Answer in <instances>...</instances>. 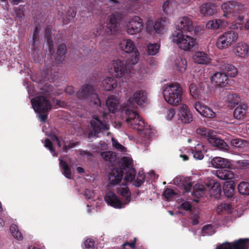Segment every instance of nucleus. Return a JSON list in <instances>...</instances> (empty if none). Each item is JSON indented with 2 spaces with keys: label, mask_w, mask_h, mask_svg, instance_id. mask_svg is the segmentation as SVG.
<instances>
[{
  "label": "nucleus",
  "mask_w": 249,
  "mask_h": 249,
  "mask_svg": "<svg viewBox=\"0 0 249 249\" xmlns=\"http://www.w3.org/2000/svg\"><path fill=\"white\" fill-rule=\"evenodd\" d=\"M162 93L165 101L172 106H176L181 101L182 89L178 83L165 85Z\"/></svg>",
  "instance_id": "1"
},
{
  "label": "nucleus",
  "mask_w": 249,
  "mask_h": 249,
  "mask_svg": "<svg viewBox=\"0 0 249 249\" xmlns=\"http://www.w3.org/2000/svg\"><path fill=\"white\" fill-rule=\"evenodd\" d=\"M133 160L127 157H123L121 158L120 166L111 170L108 175V179L110 184L116 185L119 183L124 174V171L133 167Z\"/></svg>",
  "instance_id": "2"
},
{
  "label": "nucleus",
  "mask_w": 249,
  "mask_h": 249,
  "mask_svg": "<svg viewBox=\"0 0 249 249\" xmlns=\"http://www.w3.org/2000/svg\"><path fill=\"white\" fill-rule=\"evenodd\" d=\"M76 97L80 100H86L92 103L94 107H100L101 102L98 95L95 93L92 86L85 84L77 91Z\"/></svg>",
  "instance_id": "3"
},
{
  "label": "nucleus",
  "mask_w": 249,
  "mask_h": 249,
  "mask_svg": "<svg viewBox=\"0 0 249 249\" xmlns=\"http://www.w3.org/2000/svg\"><path fill=\"white\" fill-rule=\"evenodd\" d=\"M139 61V57L137 55L133 59H128L126 60L117 59L113 61L112 68L114 75L116 77L120 78L126 73L130 72V67L134 65Z\"/></svg>",
  "instance_id": "4"
},
{
  "label": "nucleus",
  "mask_w": 249,
  "mask_h": 249,
  "mask_svg": "<svg viewBox=\"0 0 249 249\" xmlns=\"http://www.w3.org/2000/svg\"><path fill=\"white\" fill-rule=\"evenodd\" d=\"M196 132L203 138H207L208 142L212 146L216 147L220 150L228 151L229 146L227 143L223 140L212 135L209 129L204 127L198 128L196 129Z\"/></svg>",
  "instance_id": "5"
},
{
  "label": "nucleus",
  "mask_w": 249,
  "mask_h": 249,
  "mask_svg": "<svg viewBox=\"0 0 249 249\" xmlns=\"http://www.w3.org/2000/svg\"><path fill=\"white\" fill-rule=\"evenodd\" d=\"M172 40L177 44L178 47L185 51H191L196 45V39L184 35L180 32L175 31L172 34Z\"/></svg>",
  "instance_id": "6"
},
{
  "label": "nucleus",
  "mask_w": 249,
  "mask_h": 249,
  "mask_svg": "<svg viewBox=\"0 0 249 249\" xmlns=\"http://www.w3.org/2000/svg\"><path fill=\"white\" fill-rule=\"evenodd\" d=\"M238 37V33L230 30L223 33L219 36L216 41L217 47L221 50L226 49L235 42Z\"/></svg>",
  "instance_id": "7"
},
{
  "label": "nucleus",
  "mask_w": 249,
  "mask_h": 249,
  "mask_svg": "<svg viewBox=\"0 0 249 249\" xmlns=\"http://www.w3.org/2000/svg\"><path fill=\"white\" fill-rule=\"evenodd\" d=\"M34 110L38 113H47L52 109V105L44 96H36L31 100Z\"/></svg>",
  "instance_id": "8"
},
{
  "label": "nucleus",
  "mask_w": 249,
  "mask_h": 249,
  "mask_svg": "<svg viewBox=\"0 0 249 249\" xmlns=\"http://www.w3.org/2000/svg\"><path fill=\"white\" fill-rule=\"evenodd\" d=\"M123 15L119 12H116L111 14L109 18V22L106 27L100 26L105 30L108 35L113 34L118 30L120 20L123 18Z\"/></svg>",
  "instance_id": "9"
},
{
  "label": "nucleus",
  "mask_w": 249,
  "mask_h": 249,
  "mask_svg": "<svg viewBox=\"0 0 249 249\" xmlns=\"http://www.w3.org/2000/svg\"><path fill=\"white\" fill-rule=\"evenodd\" d=\"M90 124L92 130L89 133L88 138L89 139L97 137L99 133L109 128V125L100 120L98 117H93V120L90 121Z\"/></svg>",
  "instance_id": "10"
},
{
  "label": "nucleus",
  "mask_w": 249,
  "mask_h": 249,
  "mask_svg": "<svg viewBox=\"0 0 249 249\" xmlns=\"http://www.w3.org/2000/svg\"><path fill=\"white\" fill-rule=\"evenodd\" d=\"M249 238H240L232 243L225 242L218 246L216 249H248Z\"/></svg>",
  "instance_id": "11"
},
{
  "label": "nucleus",
  "mask_w": 249,
  "mask_h": 249,
  "mask_svg": "<svg viewBox=\"0 0 249 249\" xmlns=\"http://www.w3.org/2000/svg\"><path fill=\"white\" fill-rule=\"evenodd\" d=\"M143 27L142 20L139 17H134L127 25V32L130 35L139 33Z\"/></svg>",
  "instance_id": "12"
},
{
  "label": "nucleus",
  "mask_w": 249,
  "mask_h": 249,
  "mask_svg": "<svg viewBox=\"0 0 249 249\" xmlns=\"http://www.w3.org/2000/svg\"><path fill=\"white\" fill-rule=\"evenodd\" d=\"M177 32H190L193 30L194 27L192 19L188 17L179 18L176 24Z\"/></svg>",
  "instance_id": "13"
},
{
  "label": "nucleus",
  "mask_w": 249,
  "mask_h": 249,
  "mask_svg": "<svg viewBox=\"0 0 249 249\" xmlns=\"http://www.w3.org/2000/svg\"><path fill=\"white\" fill-rule=\"evenodd\" d=\"M216 66L223 73L227 75V77H235L238 73L236 67L231 64L228 63L226 61H218Z\"/></svg>",
  "instance_id": "14"
},
{
  "label": "nucleus",
  "mask_w": 249,
  "mask_h": 249,
  "mask_svg": "<svg viewBox=\"0 0 249 249\" xmlns=\"http://www.w3.org/2000/svg\"><path fill=\"white\" fill-rule=\"evenodd\" d=\"M121 50L124 52L131 54V59L134 58L137 55L139 58V53L134 43L130 39H124L120 43Z\"/></svg>",
  "instance_id": "15"
},
{
  "label": "nucleus",
  "mask_w": 249,
  "mask_h": 249,
  "mask_svg": "<svg viewBox=\"0 0 249 249\" xmlns=\"http://www.w3.org/2000/svg\"><path fill=\"white\" fill-rule=\"evenodd\" d=\"M178 115L182 123L188 124L192 121V115L186 105H182L179 108Z\"/></svg>",
  "instance_id": "16"
},
{
  "label": "nucleus",
  "mask_w": 249,
  "mask_h": 249,
  "mask_svg": "<svg viewBox=\"0 0 249 249\" xmlns=\"http://www.w3.org/2000/svg\"><path fill=\"white\" fill-rule=\"evenodd\" d=\"M105 199L108 205L116 209H121L125 205L117 195L112 192L107 193L105 197Z\"/></svg>",
  "instance_id": "17"
},
{
  "label": "nucleus",
  "mask_w": 249,
  "mask_h": 249,
  "mask_svg": "<svg viewBox=\"0 0 249 249\" xmlns=\"http://www.w3.org/2000/svg\"><path fill=\"white\" fill-rule=\"evenodd\" d=\"M211 80L215 83V87L224 88L228 83L229 78L227 75L221 71L214 73L211 77Z\"/></svg>",
  "instance_id": "18"
},
{
  "label": "nucleus",
  "mask_w": 249,
  "mask_h": 249,
  "mask_svg": "<svg viewBox=\"0 0 249 249\" xmlns=\"http://www.w3.org/2000/svg\"><path fill=\"white\" fill-rule=\"evenodd\" d=\"M233 52L236 56L245 58L249 56V46L244 42H240L236 45Z\"/></svg>",
  "instance_id": "19"
},
{
  "label": "nucleus",
  "mask_w": 249,
  "mask_h": 249,
  "mask_svg": "<svg viewBox=\"0 0 249 249\" xmlns=\"http://www.w3.org/2000/svg\"><path fill=\"white\" fill-rule=\"evenodd\" d=\"M211 163L212 166L215 168L230 169L231 166V163L228 159L220 157L213 158L211 160Z\"/></svg>",
  "instance_id": "20"
},
{
  "label": "nucleus",
  "mask_w": 249,
  "mask_h": 249,
  "mask_svg": "<svg viewBox=\"0 0 249 249\" xmlns=\"http://www.w3.org/2000/svg\"><path fill=\"white\" fill-rule=\"evenodd\" d=\"M132 101H134L139 106L142 105L147 101V96L145 92L142 90L136 91L133 94V97L130 98L128 100L130 105Z\"/></svg>",
  "instance_id": "21"
},
{
  "label": "nucleus",
  "mask_w": 249,
  "mask_h": 249,
  "mask_svg": "<svg viewBox=\"0 0 249 249\" xmlns=\"http://www.w3.org/2000/svg\"><path fill=\"white\" fill-rule=\"evenodd\" d=\"M242 5L234 0L225 2L221 5V8L224 12L230 13L236 12L242 8Z\"/></svg>",
  "instance_id": "22"
},
{
  "label": "nucleus",
  "mask_w": 249,
  "mask_h": 249,
  "mask_svg": "<svg viewBox=\"0 0 249 249\" xmlns=\"http://www.w3.org/2000/svg\"><path fill=\"white\" fill-rule=\"evenodd\" d=\"M126 116V122L128 124H132L134 121H139V125L143 126L144 121L141 118L140 116L137 112L132 110L127 109L125 111Z\"/></svg>",
  "instance_id": "23"
},
{
  "label": "nucleus",
  "mask_w": 249,
  "mask_h": 249,
  "mask_svg": "<svg viewBox=\"0 0 249 249\" xmlns=\"http://www.w3.org/2000/svg\"><path fill=\"white\" fill-rule=\"evenodd\" d=\"M193 59L195 63L202 65H208L211 61V58L207 53L201 51L196 52Z\"/></svg>",
  "instance_id": "24"
},
{
  "label": "nucleus",
  "mask_w": 249,
  "mask_h": 249,
  "mask_svg": "<svg viewBox=\"0 0 249 249\" xmlns=\"http://www.w3.org/2000/svg\"><path fill=\"white\" fill-rule=\"evenodd\" d=\"M199 10L201 14L204 16H211L216 12V6L210 2L202 4L199 7Z\"/></svg>",
  "instance_id": "25"
},
{
  "label": "nucleus",
  "mask_w": 249,
  "mask_h": 249,
  "mask_svg": "<svg viewBox=\"0 0 249 249\" xmlns=\"http://www.w3.org/2000/svg\"><path fill=\"white\" fill-rule=\"evenodd\" d=\"M67 48L65 44H60L58 45L55 58V62L57 64H60L65 61V55L67 53Z\"/></svg>",
  "instance_id": "26"
},
{
  "label": "nucleus",
  "mask_w": 249,
  "mask_h": 249,
  "mask_svg": "<svg viewBox=\"0 0 249 249\" xmlns=\"http://www.w3.org/2000/svg\"><path fill=\"white\" fill-rule=\"evenodd\" d=\"M117 193L124 199V205L127 204L130 201L131 193L126 185L124 184L119 186L117 189Z\"/></svg>",
  "instance_id": "27"
},
{
  "label": "nucleus",
  "mask_w": 249,
  "mask_h": 249,
  "mask_svg": "<svg viewBox=\"0 0 249 249\" xmlns=\"http://www.w3.org/2000/svg\"><path fill=\"white\" fill-rule=\"evenodd\" d=\"M119 103L118 98L114 95L109 96L106 100L107 107L112 113H115L118 110Z\"/></svg>",
  "instance_id": "28"
},
{
  "label": "nucleus",
  "mask_w": 249,
  "mask_h": 249,
  "mask_svg": "<svg viewBox=\"0 0 249 249\" xmlns=\"http://www.w3.org/2000/svg\"><path fill=\"white\" fill-rule=\"evenodd\" d=\"M216 176L222 180H231L234 177V174L231 171L225 169V168H222L217 170Z\"/></svg>",
  "instance_id": "29"
},
{
  "label": "nucleus",
  "mask_w": 249,
  "mask_h": 249,
  "mask_svg": "<svg viewBox=\"0 0 249 249\" xmlns=\"http://www.w3.org/2000/svg\"><path fill=\"white\" fill-rule=\"evenodd\" d=\"M210 183L211 185L213 184L210 190L211 196H213L216 199L219 198L221 194V186L220 184L214 181H213V182Z\"/></svg>",
  "instance_id": "30"
},
{
  "label": "nucleus",
  "mask_w": 249,
  "mask_h": 249,
  "mask_svg": "<svg viewBox=\"0 0 249 249\" xmlns=\"http://www.w3.org/2000/svg\"><path fill=\"white\" fill-rule=\"evenodd\" d=\"M225 195L228 197L233 196L235 190V183L233 180L225 182L223 187Z\"/></svg>",
  "instance_id": "31"
},
{
  "label": "nucleus",
  "mask_w": 249,
  "mask_h": 249,
  "mask_svg": "<svg viewBox=\"0 0 249 249\" xmlns=\"http://www.w3.org/2000/svg\"><path fill=\"white\" fill-rule=\"evenodd\" d=\"M102 84L105 90L110 91L115 89L117 86L116 80L112 77H107L105 79Z\"/></svg>",
  "instance_id": "32"
},
{
  "label": "nucleus",
  "mask_w": 249,
  "mask_h": 249,
  "mask_svg": "<svg viewBox=\"0 0 249 249\" xmlns=\"http://www.w3.org/2000/svg\"><path fill=\"white\" fill-rule=\"evenodd\" d=\"M247 106L246 104L238 106L233 112V116L237 119H241L247 113Z\"/></svg>",
  "instance_id": "33"
},
{
  "label": "nucleus",
  "mask_w": 249,
  "mask_h": 249,
  "mask_svg": "<svg viewBox=\"0 0 249 249\" xmlns=\"http://www.w3.org/2000/svg\"><path fill=\"white\" fill-rule=\"evenodd\" d=\"M187 61L185 59L177 58L175 62V69L180 72H183L186 69Z\"/></svg>",
  "instance_id": "34"
},
{
  "label": "nucleus",
  "mask_w": 249,
  "mask_h": 249,
  "mask_svg": "<svg viewBox=\"0 0 249 249\" xmlns=\"http://www.w3.org/2000/svg\"><path fill=\"white\" fill-rule=\"evenodd\" d=\"M167 19L166 18L164 17L160 19H158L155 21L154 25V28L156 33H160L162 32L164 27L166 25Z\"/></svg>",
  "instance_id": "35"
},
{
  "label": "nucleus",
  "mask_w": 249,
  "mask_h": 249,
  "mask_svg": "<svg viewBox=\"0 0 249 249\" xmlns=\"http://www.w3.org/2000/svg\"><path fill=\"white\" fill-rule=\"evenodd\" d=\"M227 103L228 107H233L240 101V98L236 93L229 94L227 96Z\"/></svg>",
  "instance_id": "36"
},
{
  "label": "nucleus",
  "mask_w": 249,
  "mask_h": 249,
  "mask_svg": "<svg viewBox=\"0 0 249 249\" xmlns=\"http://www.w3.org/2000/svg\"><path fill=\"white\" fill-rule=\"evenodd\" d=\"M131 124H128L131 125L133 129L137 130L139 133L142 135H145L150 133V130L145 128L144 124L143 126L139 125L138 124H139V121H134V123Z\"/></svg>",
  "instance_id": "37"
},
{
  "label": "nucleus",
  "mask_w": 249,
  "mask_h": 249,
  "mask_svg": "<svg viewBox=\"0 0 249 249\" xmlns=\"http://www.w3.org/2000/svg\"><path fill=\"white\" fill-rule=\"evenodd\" d=\"M60 165L63 170V174L65 177L69 179H71V173L68 163L62 160H60Z\"/></svg>",
  "instance_id": "38"
},
{
  "label": "nucleus",
  "mask_w": 249,
  "mask_h": 249,
  "mask_svg": "<svg viewBox=\"0 0 249 249\" xmlns=\"http://www.w3.org/2000/svg\"><path fill=\"white\" fill-rule=\"evenodd\" d=\"M238 190L239 193L242 195H249V182L245 181L240 182L238 185Z\"/></svg>",
  "instance_id": "39"
},
{
  "label": "nucleus",
  "mask_w": 249,
  "mask_h": 249,
  "mask_svg": "<svg viewBox=\"0 0 249 249\" xmlns=\"http://www.w3.org/2000/svg\"><path fill=\"white\" fill-rule=\"evenodd\" d=\"M221 19H214L210 20L206 24V27L208 29H216L222 26Z\"/></svg>",
  "instance_id": "40"
},
{
  "label": "nucleus",
  "mask_w": 249,
  "mask_h": 249,
  "mask_svg": "<svg viewBox=\"0 0 249 249\" xmlns=\"http://www.w3.org/2000/svg\"><path fill=\"white\" fill-rule=\"evenodd\" d=\"M190 93L191 96L195 99H198L200 97V89L195 84H191L189 86Z\"/></svg>",
  "instance_id": "41"
},
{
  "label": "nucleus",
  "mask_w": 249,
  "mask_h": 249,
  "mask_svg": "<svg viewBox=\"0 0 249 249\" xmlns=\"http://www.w3.org/2000/svg\"><path fill=\"white\" fill-rule=\"evenodd\" d=\"M76 15V11L74 8L70 7L67 11L66 18L63 19V23L67 24L69 22L73 19Z\"/></svg>",
  "instance_id": "42"
},
{
  "label": "nucleus",
  "mask_w": 249,
  "mask_h": 249,
  "mask_svg": "<svg viewBox=\"0 0 249 249\" xmlns=\"http://www.w3.org/2000/svg\"><path fill=\"white\" fill-rule=\"evenodd\" d=\"M126 174L124 177L125 182H132L134 180L136 174V171L134 168H131L128 170H125Z\"/></svg>",
  "instance_id": "43"
},
{
  "label": "nucleus",
  "mask_w": 249,
  "mask_h": 249,
  "mask_svg": "<svg viewBox=\"0 0 249 249\" xmlns=\"http://www.w3.org/2000/svg\"><path fill=\"white\" fill-rule=\"evenodd\" d=\"M160 45L157 43H149L147 46V51L149 55H154L157 54L159 50Z\"/></svg>",
  "instance_id": "44"
},
{
  "label": "nucleus",
  "mask_w": 249,
  "mask_h": 249,
  "mask_svg": "<svg viewBox=\"0 0 249 249\" xmlns=\"http://www.w3.org/2000/svg\"><path fill=\"white\" fill-rule=\"evenodd\" d=\"M10 230L12 235L15 238L18 240H21L23 239L21 233L19 232L18 226L15 224H12Z\"/></svg>",
  "instance_id": "45"
},
{
  "label": "nucleus",
  "mask_w": 249,
  "mask_h": 249,
  "mask_svg": "<svg viewBox=\"0 0 249 249\" xmlns=\"http://www.w3.org/2000/svg\"><path fill=\"white\" fill-rule=\"evenodd\" d=\"M45 38L46 40L50 51L53 48V42L52 37L51 31L49 28L45 29Z\"/></svg>",
  "instance_id": "46"
},
{
  "label": "nucleus",
  "mask_w": 249,
  "mask_h": 249,
  "mask_svg": "<svg viewBox=\"0 0 249 249\" xmlns=\"http://www.w3.org/2000/svg\"><path fill=\"white\" fill-rule=\"evenodd\" d=\"M145 181V175L142 172H139L137 178L134 180L133 185L136 187H140Z\"/></svg>",
  "instance_id": "47"
},
{
  "label": "nucleus",
  "mask_w": 249,
  "mask_h": 249,
  "mask_svg": "<svg viewBox=\"0 0 249 249\" xmlns=\"http://www.w3.org/2000/svg\"><path fill=\"white\" fill-rule=\"evenodd\" d=\"M203 109V110L201 111V114L202 116L209 118H213L215 117V113L210 108L206 106Z\"/></svg>",
  "instance_id": "48"
},
{
  "label": "nucleus",
  "mask_w": 249,
  "mask_h": 249,
  "mask_svg": "<svg viewBox=\"0 0 249 249\" xmlns=\"http://www.w3.org/2000/svg\"><path fill=\"white\" fill-rule=\"evenodd\" d=\"M101 156L105 161H111L115 156V154L112 151H105L101 152Z\"/></svg>",
  "instance_id": "49"
},
{
  "label": "nucleus",
  "mask_w": 249,
  "mask_h": 249,
  "mask_svg": "<svg viewBox=\"0 0 249 249\" xmlns=\"http://www.w3.org/2000/svg\"><path fill=\"white\" fill-rule=\"evenodd\" d=\"M204 190V187L202 185L198 186V189L196 188V186H195L193 188L192 195L193 196H195L198 198L201 197L202 196L203 194Z\"/></svg>",
  "instance_id": "50"
},
{
  "label": "nucleus",
  "mask_w": 249,
  "mask_h": 249,
  "mask_svg": "<svg viewBox=\"0 0 249 249\" xmlns=\"http://www.w3.org/2000/svg\"><path fill=\"white\" fill-rule=\"evenodd\" d=\"M14 11L15 13V18L16 20H18V18H23L24 17V14L23 12L22 5H20L18 7H15L14 8Z\"/></svg>",
  "instance_id": "51"
},
{
  "label": "nucleus",
  "mask_w": 249,
  "mask_h": 249,
  "mask_svg": "<svg viewBox=\"0 0 249 249\" xmlns=\"http://www.w3.org/2000/svg\"><path fill=\"white\" fill-rule=\"evenodd\" d=\"M44 146L47 148L52 153L53 156H57V154L55 153V150L53 146V143L49 139H46L45 140Z\"/></svg>",
  "instance_id": "52"
},
{
  "label": "nucleus",
  "mask_w": 249,
  "mask_h": 249,
  "mask_svg": "<svg viewBox=\"0 0 249 249\" xmlns=\"http://www.w3.org/2000/svg\"><path fill=\"white\" fill-rule=\"evenodd\" d=\"M192 154H193L194 158L196 160H201L204 158V154L201 150H192Z\"/></svg>",
  "instance_id": "53"
},
{
  "label": "nucleus",
  "mask_w": 249,
  "mask_h": 249,
  "mask_svg": "<svg viewBox=\"0 0 249 249\" xmlns=\"http://www.w3.org/2000/svg\"><path fill=\"white\" fill-rule=\"evenodd\" d=\"M112 145L114 148L121 152H124L125 147L121 144L118 142L114 138L112 139Z\"/></svg>",
  "instance_id": "54"
},
{
  "label": "nucleus",
  "mask_w": 249,
  "mask_h": 249,
  "mask_svg": "<svg viewBox=\"0 0 249 249\" xmlns=\"http://www.w3.org/2000/svg\"><path fill=\"white\" fill-rule=\"evenodd\" d=\"M176 194V193H175L172 189L167 188L164 191L163 196L166 199H169L173 196H175Z\"/></svg>",
  "instance_id": "55"
},
{
  "label": "nucleus",
  "mask_w": 249,
  "mask_h": 249,
  "mask_svg": "<svg viewBox=\"0 0 249 249\" xmlns=\"http://www.w3.org/2000/svg\"><path fill=\"white\" fill-rule=\"evenodd\" d=\"M87 249H94V241L92 239H88L84 243Z\"/></svg>",
  "instance_id": "56"
},
{
  "label": "nucleus",
  "mask_w": 249,
  "mask_h": 249,
  "mask_svg": "<svg viewBox=\"0 0 249 249\" xmlns=\"http://www.w3.org/2000/svg\"><path fill=\"white\" fill-rule=\"evenodd\" d=\"M175 110L173 108L167 109L166 112V118L168 120H171L175 115Z\"/></svg>",
  "instance_id": "57"
},
{
  "label": "nucleus",
  "mask_w": 249,
  "mask_h": 249,
  "mask_svg": "<svg viewBox=\"0 0 249 249\" xmlns=\"http://www.w3.org/2000/svg\"><path fill=\"white\" fill-rule=\"evenodd\" d=\"M231 143L232 145L236 147H241L243 144V141L240 139H233L231 140Z\"/></svg>",
  "instance_id": "58"
},
{
  "label": "nucleus",
  "mask_w": 249,
  "mask_h": 249,
  "mask_svg": "<svg viewBox=\"0 0 249 249\" xmlns=\"http://www.w3.org/2000/svg\"><path fill=\"white\" fill-rule=\"evenodd\" d=\"M180 207L184 210L191 211L192 206L189 202L186 201L181 203Z\"/></svg>",
  "instance_id": "59"
},
{
  "label": "nucleus",
  "mask_w": 249,
  "mask_h": 249,
  "mask_svg": "<svg viewBox=\"0 0 249 249\" xmlns=\"http://www.w3.org/2000/svg\"><path fill=\"white\" fill-rule=\"evenodd\" d=\"M206 107V106L203 105L201 102H197L195 104V108L196 110L200 114H201V111L203 110V108Z\"/></svg>",
  "instance_id": "60"
},
{
  "label": "nucleus",
  "mask_w": 249,
  "mask_h": 249,
  "mask_svg": "<svg viewBox=\"0 0 249 249\" xmlns=\"http://www.w3.org/2000/svg\"><path fill=\"white\" fill-rule=\"evenodd\" d=\"M199 215L197 213H192L190 219L192 220V223L193 225H196L198 224Z\"/></svg>",
  "instance_id": "61"
},
{
  "label": "nucleus",
  "mask_w": 249,
  "mask_h": 249,
  "mask_svg": "<svg viewBox=\"0 0 249 249\" xmlns=\"http://www.w3.org/2000/svg\"><path fill=\"white\" fill-rule=\"evenodd\" d=\"M79 154L81 156H84L86 155L89 158H91L92 157V154L89 151H88L87 150H84L82 149H80L79 150Z\"/></svg>",
  "instance_id": "62"
},
{
  "label": "nucleus",
  "mask_w": 249,
  "mask_h": 249,
  "mask_svg": "<svg viewBox=\"0 0 249 249\" xmlns=\"http://www.w3.org/2000/svg\"><path fill=\"white\" fill-rule=\"evenodd\" d=\"M38 29L37 26H36L35 28L33 36V43H35V42L37 40L38 38Z\"/></svg>",
  "instance_id": "63"
},
{
  "label": "nucleus",
  "mask_w": 249,
  "mask_h": 249,
  "mask_svg": "<svg viewBox=\"0 0 249 249\" xmlns=\"http://www.w3.org/2000/svg\"><path fill=\"white\" fill-rule=\"evenodd\" d=\"M193 184L192 182H189L184 185V189L185 193L190 192L192 189Z\"/></svg>",
  "instance_id": "64"
}]
</instances>
